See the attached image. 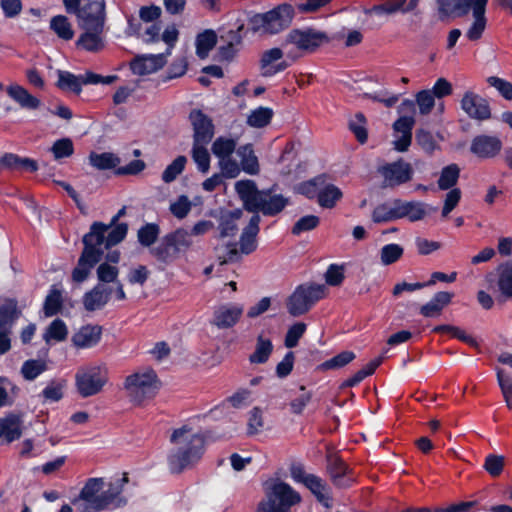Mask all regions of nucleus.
Masks as SVG:
<instances>
[{
	"label": "nucleus",
	"mask_w": 512,
	"mask_h": 512,
	"mask_svg": "<svg viewBox=\"0 0 512 512\" xmlns=\"http://www.w3.org/2000/svg\"><path fill=\"white\" fill-rule=\"evenodd\" d=\"M487 3L488 0H476V6L472 10L474 22L472 23V25L470 26L466 33V37L470 41H477L483 35L487 22L485 17Z\"/></svg>",
	"instance_id": "27"
},
{
	"label": "nucleus",
	"mask_w": 512,
	"mask_h": 512,
	"mask_svg": "<svg viewBox=\"0 0 512 512\" xmlns=\"http://www.w3.org/2000/svg\"><path fill=\"white\" fill-rule=\"evenodd\" d=\"M242 314L243 307L240 305H221L214 310L210 323L219 329L232 328L238 323Z\"/></svg>",
	"instance_id": "20"
},
{
	"label": "nucleus",
	"mask_w": 512,
	"mask_h": 512,
	"mask_svg": "<svg viewBox=\"0 0 512 512\" xmlns=\"http://www.w3.org/2000/svg\"><path fill=\"white\" fill-rule=\"evenodd\" d=\"M324 296L323 285L312 282L300 284L286 300L287 311L293 317L302 316L308 313Z\"/></svg>",
	"instance_id": "6"
},
{
	"label": "nucleus",
	"mask_w": 512,
	"mask_h": 512,
	"mask_svg": "<svg viewBox=\"0 0 512 512\" xmlns=\"http://www.w3.org/2000/svg\"><path fill=\"white\" fill-rule=\"evenodd\" d=\"M20 420L16 415H10L0 421V438L7 442L17 440L21 436Z\"/></svg>",
	"instance_id": "42"
},
{
	"label": "nucleus",
	"mask_w": 512,
	"mask_h": 512,
	"mask_svg": "<svg viewBox=\"0 0 512 512\" xmlns=\"http://www.w3.org/2000/svg\"><path fill=\"white\" fill-rule=\"evenodd\" d=\"M101 335L102 327L100 325L87 324L74 333L71 341L77 348H92L100 342Z\"/></svg>",
	"instance_id": "23"
},
{
	"label": "nucleus",
	"mask_w": 512,
	"mask_h": 512,
	"mask_svg": "<svg viewBox=\"0 0 512 512\" xmlns=\"http://www.w3.org/2000/svg\"><path fill=\"white\" fill-rule=\"evenodd\" d=\"M327 179V174H319L309 180L299 183L295 188V192L305 196L309 200L318 199L320 191L325 185Z\"/></svg>",
	"instance_id": "30"
},
{
	"label": "nucleus",
	"mask_w": 512,
	"mask_h": 512,
	"mask_svg": "<svg viewBox=\"0 0 512 512\" xmlns=\"http://www.w3.org/2000/svg\"><path fill=\"white\" fill-rule=\"evenodd\" d=\"M166 64L164 53L138 55L130 62V70L133 74L144 76L158 71Z\"/></svg>",
	"instance_id": "19"
},
{
	"label": "nucleus",
	"mask_w": 512,
	"mask_h": 512,
	"mask_svg": "<svg viewBox=\"0 0 512 512\" xmlns=\"http://www.w3.org/2000/svg\"><path fill=\"white\" fill-rule=\"evenodd\" d=\"M461 108L472 119L484 121L491 117L488 101L472 91H467L463 95Z\"/></svg>",
	"instance_id": "17"
},
{
	"label": "nucleus",
	"mask_w": 512,
	"mask_h": 512,
	"mask_svg": "<svg viewBox=\"0 0 512 512\" xmlns=\"http://www.w3.org/2000/svg\"><path fill=\"white\" fill-rule=\"evenodd\" d=\"M50 151L55 160L68 158L74 153L73 141L68 137L57 139L50 148Z\"/></svg>",
	"instance_id": "54"
},
{
	"label": "nucleus",
	"mask_w": 512,
	"mask_h": 512,
	"mask_svg": "<svg viewBox=\"0 0 512 512\" xmlns=\"http://www.w3.org/2000/svg\"><path fill=\"white\" fill-rule=\"evenodd\" d=\"M192 245L189 232L184 228H178L164 235L160 243L150 248V254L160 263L172 262L182 249H188Z\"/></svg>",
	"instance_id": "9"
},
{
	"label": "nucleus",
	"mask_w": 512,
	"mask_h": 512,
	"mask_svg": "<svg viewBox=\"0 0 512 512\" xmlns=\"http://www.w3.org/2000/svg\"><path fill=\"white\" fill-rule=\"evenodd\" d=\"M159 235L160 226L157 223H146L138 229L137 239L143 247L152 248Z\"/></svg>",
	"instance_id": "44"
},
{
	"label": "nucleus",
	"mask_w": 512,
	"mask_h": 512,
	"mask_svg": "<svg viewBox=\"0 0 512 512\" xmlns=\"http://www.w3.org/2000/svg\"><path fill=\"white\" fill-rule=\"evenodd\" d=\"M124 388L129 395L137 402L152 397L157 387V374L149 369L142 373H134L126 377Z\"/></svg>",
	"instance_id": "11"
},
{
	"label": "nucleus",
	"mask_w": 512,
	"mask_h": 512,
	"mask_svg": "<svg viewBox=\"0 0 512 512\" xmlns=\"http://www.w3.org/2000/svg\"><path fill=\"white\" fill-rule=\"evenodd\" d=\"M103 31L85 30L77 39L76 46L88 52H99L104 48Z\"/></svg>",
	"instance_id": "31"
},
{
	"label": "nucleus",
	"mask_w": 512,
	"mask_h": 512,
	"mask_svg": "<svg viewBox=\"0 0 512 512\" xmlns=\"http://www.w3.org/2000/svg\"><path fill=\"white\" fill-rule=\"evenodd\" d=\"M170 442L174 445L167 456L169 471L180 474L191 468L202 458L205 452V437L192 433V427L183 425L173 430Z\"/></svg>",
	"instance_id": "3"
},
{
	"label": "nucleus",
	"mask_w": 512,
	"mask_h": 512,
	"mask_svg": "<svg viewBox=\"0 0 512 512\" xmlns=\"http://www.w3.org/2000/svg\"><path fill=\"white\" fill-rule=\"evenodd\" d=\"M404 249L401 245L390 243L381 248L380 259L383 265H391L397 262L403 255Z\"/></svg>",
	"instance_id": "56"
},
{
	"label": "nucleus",
	"mask_w": 512,
	"mask_h": 512,
	"mask_svg": "<svg viewBox=\"0 0 512 512\" xmlns=\"http://www.w3.org/2000/svg\"><path fill=\"white\" fill-rule=\"evenodd\" d=\"M432 332L436 334L447 333L450 334L451 337L458 339L472 347L477 346V341L471 335L466 334L464 330L457 326L449 324L437 325L432 329Z\"/></svg>",
	"instance_id": "47"
},
{
	"label": "nucleus",
	"mask_w": 512,
	"mask_h": 512,
	"mask_svg": "<svg viewBox=\"0 0 512 512\" xmlns=\"http://www.w3.org/2000/svg\"><path fill=\"white\" fill-rule=\"evenodd\" d=\"M273 117V110L269 107H258L251 111L247 123L254 128H263L267 126Z\"/></svg>",
	"instance_id": "50"
},
{
	"label": "nucleus",
	"mask_w": 512,
	"mask_h": 512,
	"mask_svg": "<svg viewBox=\"0 0 512 512\" xmlns=\"http://www.w3.org/2000/svg\"><path fill=\"white\" fill-rule=\"evenodd\" d=\"M97 277L102 283H112L117 281L119 269L107 262L100 263L97 267Z\"/></svg>",
	"instance_id": "63"
},
{
	"label": "nucleus",
	"mask_w": 512,
	"mask_h": 512,
	"mask_svg": "<svg viewBox=\"0 0 512 512\" xmlns=\"http://www.w3.org/2000/svg\"><path fill=\"white\" fill-rule=\"evenodd\" d=\"M497 381L506 405L509 409H512V376L505 370L497 368Z\"/></svg>",
	"instance_id": "53"
},
{
	"label": "nucleus",
	"mask_w": 512,
	"mask_h": 512,
	"mask_svg": "<svg viewBox=\"0 0 512 512\" xmlns=\"http://www.w3.org/2000/svg\"><path fill=\"white\" fill-rule=\"evenodd\" d=\"M266 500H262L256 512H289L290 508L301 502L300 494L284 481H275L266 491Z\"/></svg>",
	"instance_id": "5"
},
{
	"label": "nucleus",
	"mask_w": 512,
	"mask_h": 512,
	"mask_svg": "<svg viewBox=\"0 0 512 512\" xmlns=\"http://www.w3.org/2000/svg\"><path fill=\"white\" fill-rule=\"evenodd\" d=\"M103 484L102 478H89L81 489L79 495L71 499V504L77 505L79 501L83 500L89 503L96 512L99 499L98 493L102 489Z\"/></svg>",
	"instance_id": "25"
},
{
	"label": "nucleus",
	"mask_w": 512,
	"mask_h": 512,
	"mask_svg": "<svg viewBox=\"0 0 512 512\" xmlns=\"http://www.w3.org/2000/svg\"><path fill=\"white\" fill-rule=\"evenodd\" d=\"M6 91L7 94L22 108L35 110L38 109L41 105V101L37 97L30 94L27 89L21 85H10L7 87Z\"/></svg>",
	"instance_id": "29"
},
{
	"label": "nucleus",
	"mask_w": 512,
	"mask_h": 512,
	"mask_svg": "<svg viewBox=\"0 0 512 512\" xmlns=\"http://www.w3.org/2000/svg\"><path fill=\"white\" fill-rule=\"evenodd\" d=\"M415 138L417 144L428 154H432L439 148L432 133L426 129H418Z\"/></svg>",
	"instance_id": "61"
},
{
	"label": "nucleus",
	"mask_w": 512,
	"mask_h": 512,
	"mask_svg": "<svg viewBox=\"0 0 512 512\" xmlns=\"http://www.w3.org/2000/svg\"><path fill=\"white\" fill-rule=\"evenodd\" d=\"M65 386V380L50 381L39 394V397L42 399V403L46 404L59 402L64 396Z\"/></svg>",
	"instance_id": "41"
},
{
	"label": "nucleus",
	"mask_w": 512,
	"mask_h": 512,
	"mask_svg": "<svg viewBox=\"0 0 512 512\" xmlns=\"http://www.w3.org/2000/svg\"><path fill=\"white\" fill-rule=\"evenodd\" d=\"M237 154L241 158V169L249 175H257L260 171L258 158L251 143L240 146Z\"/></svg>",
	"instance_id": "32"
},
{
	"label": "nucleus",
	"mask_w": 512,
	"mask_h": 512,
	"mask_svg": "<svg viewBox=\"0 0 512 512\" xmlns=\"http://www.w3.org/2000/svg\"><path fill=\"white\" fill-rule=\"evenodd\" d=\"M63 307L62 291L56 285H52L44 300L43 312L46 317H52L61 312Z\"/></svg>",
	"instance_id": "38"
},
{
	"label": "nucleus",
	"mask_w": 512,
	"mask_h": 512,
	"mask_svg": "<svg viewBox=\"0 0 512 512\" xmlns=\"http://www.w3.org/2000/svg\"><path fill=\"white\" fill-rule=\"evenodd\" d=\"M206 145L193 142L191 151L192 159L196 163L198 170L202 173H207L210 169L211 157Z\"/></svg>",
	"instance_id": "49"
},
{
	"label": "nucleus",
	"mask_w": 512,
	"mask_h": 512,
	"mask_svg": "<svg viewBox=\"0 0 512 512\" xmlns=\"http://www.w3.org/2000/svg\"><path fill=\"white\" fill-rule=\"evenodd\" d=\"M320 223V218L316 215H305L298 219L292 227L293 235H300L303 232L315 229Z\"/></svg>",
	"instance_id": "60"
},
{
	"label": "nucleus",
	"mask_w": 512,
	"mask_h": 512,
	"mask_svg": "<svg viewBox=\"0 0 512 512\" xmlns=\"http://www.w3.org/2000/svg\"><path fill=\"white\" fill-rule=\"evenodd\" d=\"M243 216L240 208L222 211L218 220L219 237H233L238 232L237 221Z\"/></svg>",
	"instance_id": "26"
},
{
	"label": "nucleus",
	"mask_w": 512,
	"mask_h": 512,
	"mask_svg": "<svg viewBox=\"0 0 512 512\" xmlns=\"http://www.w3.org/2000/svg\"><path fill=\"white\" fill-rule=\"evenodd\" d=\"M110 225L103 222H93L90 230L82 238L83 249L73 268L71 277L76 283H83L88 279L92 269L100 263L104 256V248L111 247L122 242L128 232L126 223L115 225L109 232Z\"/></svg>",
	"instance_id": "1"
},
{
	"label": "nucleus",
	"mask_w": 512,
	"mask_h": 512,
	"mask_svg": "<svg viewBox=\"0 0 512 512\" xmlns=\"http://www.w3.org/2000/svg\"><path fill=\"white\" fill-rule=\"evenodd\" d=\"M67 335L68 329L65 322L57 318L50 323L43 337L46 342H49L51 339L60 342L64 341Z\"/></svg>",
	"instance_id": "52"
},
{
	"label": "nucleus",
	"mask_w": 512,
	"mask_h": 512,
	"mask_svg": "<svg viewBox=\"0 0 512 512\" xmlns=\"http://www.w3.org/2000/svg\"><path fill=\"white\" fill-rule=\"evenodd\" d=\"M122 493V484L110 483L107 490L99 494L98 505L96 512L106 510Z\"/></svg>",
	"instance_id": "51"
},
{
	"label": "nucleus",
	"mask_w": 512,
	"mask_h": 512,
	"mask_svg": "<svg viewBox=\"0 0 512 512\" xmlns=\"http://www.w3.org/2000/svg\"><path fill=\"white\" fill-rule=\"evenodd\" d=\"M377 172L382 176V188H395L410 182L414 176V169L403 158L385 163L378 167Z\"/></svg>",
	"instance_id": "12"
},
{
	"label": "nucleus",
	"mask_w": 512,
	"mask_h": 512,
	"mask_svg": "<svg viewBox=\"0 0 512 512\" xmlns=\"http://www.w3.org/2000/svg\"><path fill=\"white\" fill-rule=\"evenodd\" d=\"M294 16L292 5L283 3L266 13H257L249 18L250 29L276 34L288 27Z\"/></svg>",
	"instance_id": "4"
},
{
	"label": "nucleus",
	"mask_w": 512,
	"mask_h": 512,
	"mask_svg": "<svg viewBox=\"0 0 512 512\" xmlns=\"http://www.w3.org/2000/svg\"><path fill=\"white\" fill-rule=\"evenodd\" d=\"M46 369H47V365L44 361L29 359L23 363V365L21 367V373H22L24 379L33 381L40 374H42Z\"/></svg>",
	"instance_id": "55"
},
{
	"label": "nucleus",
	"mask_w": 512,
	"mask_h": 512,
	"mask_svg": "<svg viewBox=\"0 0 512 512\" xmlns=\"http://www.w3.org/2000/svg\"><path fill=\"white\" fill-rule=\"evenodd\" d=\"M105 8L104 0H89L86 2L76 14L79 27L83 30L104 31Z\"/></svg>",
	"instance_id": "14"
},
{
	"label": "nucleus",
	"mask_w": 512,
	"mask_h": 512,
	"mask_svg": "<svg viewBox=\"0 0 512 512\" xmlns=\"http://www.w3.org/2000/svg\"><path fill=\"white\" fill-rule=\"evenodd\" d=\"M217 44V34L212 29L204 30L196 36L195 46H196V55L200 59H205L208 57L209 52L216 46Z\"/></svg>",
	"instance_id": "36"
},
{
	"label": "nucleus",
	"mask_w": 512,
	"mask_h": 512,
	"mask_svg": "<svg viewBox=\"0 0 512 512\" xmlns=\"http://www.w3.org/2000/svg\"><path fill=\"white\" fill-rule=\"evenodd\" d=\"M437 207L429 206L421 201H407L406 203V219L410 222H417L427 215L429 211H436Z\"/></svg>",
	"instance_id": "46"
},
{
	"label": "nucleus",
	"mask_w": 512,
	"mask_h": 512,
	"mask_svg": "<svg viewBox=\"0 0 512 512\" xmlns=\"http://www.w3.org/2000/svg\"><path fill=\"white\" fill-rule=\"evenodd\" d=\"M20 316L18 301L15 298H6L0 305V329L12 331Z\"/></svg>",
	"instance_id": "28"
},
{
	"label": "nucleus",
	"mask_w": 512,
	"mask_h": 512,
	"mask_svg": "<svg viewBox=\"0 0 512 512\" xmlns=\"http://www.w3.org/2000/svg\"><path fill=\"white\" fill-rule=\"evenodd\" d=\"M260 215H252L248 224L243 228L240 235V251L249 255L257 249V235L260 231Z\"/></svg>",
	"instance_id": "22"
},
{
	"label": "nucleus",
	"mask_w": 512,
	"mask_h": 512,
	"mask_svg": "<svg viewBox=\"0 0 512 512\" xmlns=\"http://www.w3.org/2000/svg\"><path fill=\"white\" fill-rule=\"evenodd\" d=\"M503 143L497 136L481 134L475 136L470 144V152L480 159H492L502 150Z\"/></svg>",
	"instance_id": "16"
},
{
	"label": "nucleus",
	"mask_w": 512,
	"mask_h": 512,
	"mask_svg": "<svg viewBox=\"0 0 512 512\" xmlns=\"http://www.w3.org/2000/svg\"><path fill=\"white\" fill-rule=\"evenodd\" d=\"M290 476L307 488L325 508H331L333 497L329 485L320 476L307 473L302 462H293L289 466Z\"/></svg>",
	"instance_id": "7"
},
{
	"label": "nucleus",
	"mask_w": 512,
	"mask_h": 512,
	"mask_svg": "<svg viewBox=\"0 0 512 512\" xmlns=\"http://www.w3.org/2000/svg\"><path fill=\"white\" fill-rule=\"evenodd\" d=\"M188 119L193 128V142L209 144L215 134L213 120L201 109H192Z\"/></svg>",
	"instance_id": "15"
},
{
	"label": "nucleus",
	"mask_w": 512,
	"mask_h": 512,
	"mask_svg": "<svg viewBox=\"0 0 512 512\" xmlns=\"http://www.w3.org/2000/svg\"><path fill=\"white\" fill-rule=\"evenodd\" d=\"M273 343L271 339L264 337L262 334L256 338L255 351L249 355V362L251 364H264L266 363L272 352Z\"/></svg>",
	"instance_id": "33"
},
{
	"label": "nucleus",
	"mask_w": 512,
	"mask_h": 512,
	"mask_svg": "<svg viewBox=\"0 0 512 512\" xmlns=\"http://www.w3.org/2000/svg\"><path fill=\"white\" fill-rule=\"evenodd\" d=\"M237 141L233 138L219 136L212 143L211 151L219 160L231 157L235 152Z\"/></svg>",
	"instance_id": "40"
},
{
	"label": "nucleus",
	"mask_w": 512,
	"mask_h": 512,
	"mask_svg": "<svg viewBox=\"0 0 512 512\" xmlns=\"http://www.w3.org/2000/svg\"><path fill=\"white\" fill-rule=\"evenodd\" d=\"M186 162L187 158L185 156L180 155L176 157L163 171L162 180L165 183L174 181L183 172Z\"/></svg>",
	"instance_id": "57"
},
{
	"label": "nucleus",
	"mask_w": 512,
	"mask_h": 512,
	"mask_svg": "<svg viewBox=\"0 0 512 512\" xmlns=\"http://www.w3.org/2000/svg\"><path fill=\"white\" fill-rule=\"evenodd\" d=\"M497 285L504 301L512 297V261L499 265Z\"/></svg>",
	"instance_id": "35"
},
{
	"label": "nucleus",
	"mask_w": 512,
	"mask_h": 512,
	"mask_svg": "<svg viewBox=\"0 0 512 512\" xmlns=\"http://www.w3.org/2000/svg\"><path fill=\"white\" fill-rule=\"evenodd\" d=\"M278 185L259 189L254 180H239L235 183V191L243 203V209L253 215L262 213L267 217L279 215L290 203L288 197L277 194Z\"/></svg>",
	"instance_id": "2"
},
{
	"label": "nucleus",
	"mask_w": 512,
	"mask_h": 512,
	"mask_svg": "<svg viewBox=\"0 0 512 512\" xmlns=\"http://www.w3.org/2000/svg\"><path fill=\"white\" fill-rule=\"evenodd\" d=\"M330 41L331 38L326 32L307 26L291 29L287 33L283 45H293L303 53L313 54L319 48L329 44Z\"/></svg>",
	"instance_id": "8"
},
{
	"label": "nucleus",
	"mask_w": 512,
	"mask_h": 512,
	"mask_svg": "<svg viewBox=\"0 0 512 512\" xmlns=\"http://www.w3.org/2000/svg\"><path fill=\"white\" fill-rule=\"evenodd\" d=\"M342 191L334 184L326 181L320 191L317 202L322 208L331 209L342 198Z\"/></svg>",
	"instance_id": "39"
},
{
	"label": "nucleus",
	"mask_w": 512,
	"mask_h": 512,
	"mask_svg": "<svg viewBox=\"0 0 512 512\" xmlns=\"http://www.w3.org/2000/svg\"><path fill=\"white\" fill-rule=\"evenodd\" d=\"M439 19L462 18L476 6V0H436Z\"/></svg>",
	"instance_id": "18"
},
{
	"label": "nucleus",
	"mask_w": 512,
	"mask_h": 512,
	"mask_svg": "<svg viewBox=\"0 0 512 512\" xmlns=\"http://www.w3.org/2000/svg\"><path fill=\"white\" fill-rule=\"evenodd\" d=\"M188 63L184 58L174 60L166 70L165 74L160 77L159 82L166 83L172 79L179 78L186 74Z\"/></svg>",
	"instance_id": "58"
},
{
	"label": "nucleus",
	"mask_w": 512,
	"mask_h": 512,
	"mask_svg": "<svg viewBox=\"0 0 512 512\" xmlns=\"http://www.w3.org/2000/svg\"><path fill=\"white\" fill-rule=\"evenodd\" d=\"M50 28L55 34L65 40L69 41L74 37V31L68 18L64 15H57L52 17L50 21Z\"/></svg>",
	"instance_id": "48"
},
{
	"label": "nucleus",
	"mask_w": 512,
	"mask_h": 512,
	"mask_svg": "<svg viewBox=\"0 0 512 512\" xmlns=\"http://www.w3.org/2000/svg\"><path fill=\"white\" fill-rule=\"evenodd\" d=\"M88 159L89 164L98 170H116L121 162L120 158L112 152L97 153L91 151Z\"/></svg>",
	"instance_id": "34"
},
{
	"label": "nucleus",
	"mask_w": 512,
	"mask_h": 512,
	"mask_svg": "<svg viewBox=\"0 0 512 512\" xmlns=\"http://www.w3.org/2000/svg\"><path fill=\"white\" fill-rule=\"evenodd\" d=\"M108 382V371L104 365L81 367L75 374L77 392L83 398L100 393Z\"/></svg>",
	"instance_id": "10"
},
{
	"label": "nucleus",
	"mask_w": 512,
	"mask_h": 512,
	"mask_svg": "<svg viewBox=\"0 0 512 512\" xmlns=\"http://www.w3.org/2000/svg\"><path fill=\"white\" fill-rule=\"evenodd\" d=\"M487 83L494 87L500 95L506 100H512V83L499 78L497 76H490L487 78Z\"/></svg>",
	"instance_id": "64"
},
{
	"label": "nucleus",
	"mask_w": 512,
	"mask_h": 512,
	"mask_svg": "<svg viewBox=\"0 0 512 512\" xmlns=\"http://www.w3.org/2000/svg\"><path fill=\"white\" fill-rule=\"evenodd\" d=\"M112 288L102 284H96L92 289L85 292L82 303L86 311L93 312L105 307L109 302Z\"/></svg>",
	"instance_id": "21"
},
{
	"label": "nucleus",
	"mask_w": 512,
	"mask_h": 512,
	"mask_svg": "<svg viewBox=\"0 0 512 512\" xmlns=\"http://www.w3.org/2000/svg\"><path fill=\"white\" fill-rule=\"evenodd\" d=\"M306 330L307 325L304 322H296L291 325L286 332L284 345L290 349L296 347Z\"/></svg>",
	"instance_id": "59"
},
{
	"label": "nucleus",
	"mask_w": 512,
	"mask_h": 512,
	"mask_svg": "<svg viewBox=\"0 0 512 512\" xmlns=\"http://www.w3.org/2000/svg\"><path fill=\"white\" fill-rule=\"evenodd\" d=\"M56 87L64 92H71L79 95L82 92L83 85H89L86 81V72L75 75L70 71L58 70Z\"/></svg>",
	"instance_id": "24"
},
{
	"label": "nucleus",
	"mask_w": 512,
	"mask_h": 512,
	"mask_svg": "<svg viewBox=\"0 0 512 512\" xmlns=\"http://www.w3.org/2000/svg\"><path fill=\"white\" fill-rule=\"evenodd\" d=\"M326 471L331 483L338 489H348L357 483L354 470L338 455L326 456Z\"/></svg>",
	"instance_id": "13"
},
{
	"label": "nucleus",
	"mask_w": 512,
	"mask_h": 512,
	"mask_svg": "<svg viewBox=\"0 0 512 512\" xmlns=\"http://www.w3.org/2000/svg\"><path fill=\"white\" fill-rule=\"evenodd\" d=\"M460 177V168L457 164L452 163L442 168L439 179L437 181L440 190H449L455 188Z\"/></svg>",
	"instance_id": "43"
},
{
	"label": "nucleus",
	"mask_w": 512,
	"mask_h": 512,
	"mask_svg": "<svg viewBox=\"0 0 512 512\" xmlns=\"http://www.w3.org/2000/svg\"><path fill=\"white\" fill-rule=\"evenodd\" d=\"M355 358L356 355L353 351L345 350L321 363L318 369L322 371L340 369L351 363Z\"/></svg>",
	"instance_id": "45"
},
{
	"label": "nucleus",
	"mask_w": 512,
	"mask_h": 512,
	"mask_svg": "<svg viewBox=\"0 0 512 512\" xmlns=\"http://www.w3.org/2000/svg\"><path fill=\"white\" fill-rule=\"evenodd\" d=\"M484 469L492 476H499L504 468V457L501 455L489 454L485 458Z\"/></svg>",
	"instance_id": "62"
},
{
	"label": "nucleus",
	"mask_w": 512,
	"mask_h": 512,
	"mask_svg": "<svg viewBox=\"0 0 512 512\" xmlns=\"http://www.w3.org/2000/svg\"><path fill=\"white\" fill-rule=\"evenodd\" d=\"M383 356H378L367 363L362 369L358 370L351 377L347 378L343 383V388H352L360 384L366 377L375 373L376 369L382 364Z\"/></svg>",
	"instance_id": "37"
}]
</instances>
